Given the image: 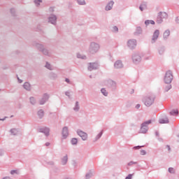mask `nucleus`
Instances as JSON below:
<instances>
[{
  "label": "nucleus",
  "mask_w": 179,
  "mask_h": 179,
  "mask_svg": "<svg viewBox=\"0 0 179 179\" xmlns=\"http://www.w3.org/2000/svg\"><path fill=\"white\" fill-rule=\"evenodd\" d=\"M156 96L154 94L148 95L143 99V101L146 107H150L154 103Z\"/></svg>",
  "instance_id": "f257e3e1"
},
{
  "label": "nucleus",
  "mask_w": 179,
  "mask_h": 179,
  "mask_svg": "<svg viewBox=\"0 0 179 179\" xmlns=\"http://www.w3.org/2000/svg\"><path fill=\"white\" fill-rule=\"evenodd\" d=\"M100 50V45L96 42H91L89 48L90 54H96Z\"/></svg>",
  "instance_id": "f03ea898"
},
{
  "label": "nucleus",
  "mask_w": 179,
  "mask_h": 179,
  "mask_svg": "<svg viewBox=\"0 0 179 179\" xmlns=\"http://www.w3.org/2000/svg\"><path fill=\"white\" fill-rule=\"evenodd\" d=\"M169 17V15L166 12H159L157 16L156 22L158 24H161L164 20Z\"/></svg>",
  "instance_id": "7ed1b4c3"
},
{
  "label": "nucleus",
  "mask_w": 179,
  "mask_h": 179,
  "mask_svg": "<svg viewBox=\"0 0 179 179\" xmlns=\"http://www.w3.org/2000/svg\"><path fill=\"white\" fill-rule=\"evenodd\" d=\"M150 124H152L151 120L143 122L140 129L141 134H146L149 131V125Z\"/></svg>",
  "instance_id": "20e7f679"
},
{
  "label": "nucleus",
  "mask_w": 179,
  "mask_h": 179,
  "mask_svg": "<svg viewBox=\"0 0 179 179\" xmlns=\"http://www.w3.org/2000/svg\"><path fill=\"white\" fill-rule=\"evenodd\" d=\"M173 73L171 71H168L164 76V80L166 84H170L173 82Z\"/></svg>",
  "instance_id": "39448f33"
},
{
  "label": "nucleus",
  "mask_w": 179,
  "mask_h": 179,
  "mask_svg": "<svg viewBox=\"0 0 179 179\" xmlns=\"http://www.w3.org/2000/svg\"><path fill=\"white\" fill-rule=\"evenodd\" d=\"M134 64H138L142 61V57L138 53H134L131 56Z\"/></svg>",
  "instance_id": "423d86ee"
},
{
  "label": "nucleus",
  "mask_w": 179,
  "mask_h": 179,
  "mask_svg": "<svg viewBox=\"0 0 179 179\" xmlns=\"http://www.w3.org/2000/svg\"><path fill=\"white\" fill-rule=\"evenodd\" d=\"M36 47L38 48V50H39L40 51L43 52V54H44V55H48V57H50V55H51V54L50 53V52H48V50L45 49L44 46L40 43H37L36 45Z\"/></svg>",
  "instance_id": "0eeeda50"
},
{
  "label": "nucleus",
  "mask_w": 179,
  "mask_h": 179,
  "mask_svg": "<svg viewBox=\"0 0 179 179\" xmlns=\"http://www.w3.org/2000/svg\"><path fill=\"white\" fill-rule=\"evenodd\" d=\"M136 39H130L127 41V46L130 50H134L136 47Z\"/></svg>",
  "instance_id": "6e6552de"
},
{
  "label": "nucleus",
  "mask_w": 179,
  "mask_h": 179,
  "mask_svg": "<svg viewBox=\"0 0 179 179\" xmlns=\"http://www.w3.org/2000/svg\"><path fill=\"white\" fill-rule=\"evenodd\" d=\"M77 134H78V136H80V138L83 141H87V133H86L80 129H78Z\"/></svg>",
  "instance_id": "1a4fd4ad"
},
{
  "label": "nucleus",
  "mask_w": 179,
  "mask_h": 179,
  "mask_svg": "<svg viewBox=\"0 0 179 179\" xmlns=\"http://www.w3.org/2000/svg\"><path fill=\"white\" fill-rule=\"evenodd\" d=\"M159 35H160V31H159V29H157L154 31L152 38L151 40L152 44H154V43H156V41H157V39L159 38Z\"/></svg>",
  "instance_id": "9d476101"
},
{
  "label": "nucleus",
  "mask_w": 179,
  "mask_h": 179,
  "mask_svg": "<svg viewBox=\"0 0 179 179\" xmlns=\"http://www.w3.org/2000/svg\"><path fill=\"white\" fill-rule=\"evenodd\" d=\"M48 99H50V95H48V94H44L42 98L41 99V100L39 101V103L41 106H43V104H45V103L48 101Z\"/></svg>",
  "instance_id": "9b49d317"
},
{
  "label": "nucleus",
  "mask_w": 179,
  "mask_h": 179,
  "mask_svg": "<svg viewBox=\"0 0 179 179\" xmlns=\"http://www.w3.org/2000/svg\"><path fill=\"white\" fill-rule=\"evenodd\" d=\"M62 135L63 139H66V138L69 136V130L68 129V127H63Z\"/></svg>",
  "instance_id": "f8f14e48"
},
{
  "label": "nucleus",
  "mask_w": 179,
  "mask_h": 179,
  "mask_svg": "<svg viewBox=\"0 0 179 179\" xmlns=\"http://www.w3.org/2000/svg\"><path fill=\"white\" fill-rule=\"evenodd\" d=\"M99 68V64L97 63H90L88 66V71H94Z\"/></svg>",
  "instance_id": "ddd939ff"
},
{
  "label": "nucleus",
  "mask_w": 179,
  "mask_h": 179,
  "mask_svg": "<svg viewBox=\"0 0 179 179\" xmlns=\"http://www.w3.org/2000/svg\"><path fill=\"white\" fill-rule=\"evenodd\" d=\"M39 132L44 134L45 136H48L50 135V128L48 127H42L39 129Z\"/></svg>",
  "instance_id": "4468645a"
},
{
  "label": "nucleus",
  "mask_w": 179,
  "mask_h": 179,
  "mask_svg": "<svg viewBox=\"0 0 179 179\" xmlns=\"http://www.w3.org/2000/svg\"><path fill=\"white\" fill-rule=\"evenodd\" d=\"M108 86L115 90V89H117V83L113 80H108Z\"/></svg>",
  "instance_id": "2eb2a0df"
},
{
  "label": "nucleus",
  "mask_w": 179,
  "mask_h": 179,
  "mask_svg": "<svg viewBox=\"0 0 179 179\" xmlns=\"http://www.w3.org/2000/svg\"><path fill=\"white\" fill-rule=\"evenodd\" d=\"M114 67L116 69H121V68H124V64H122V62H121V60H117L115 62Z\"/></svg>",
  "instance_id": "dca6fc26"
},
{
  "label": "nucleus",
  "mask_w": 179,
  "mask_h": 179,
  "mask_svg": "<svg viewBox=\"0 0 179 179\" xmlns=\"http://www.w3.org/2000/svg\"><path fill=\"white\" fill-rule=\"evenodd\" d=\"M113 6H114V1H110L106 6L105 10H106V11L111 10V9H113Z\"/></svg>",
  "instance_id": "f3484780"
},
{
  "label": "nucleus",
  "mask_w": 179,
  "mask_h": 179,
  "mask_svg": "<svg viewBox=\"0 0 179 179\" xmlns=\"http://www.w3.org/2000/svg\"><path fill=\"white\" fill-rule=\"evenodd\" d=\"M139 9L141 12H143V10L145 9H148V2L143 1L139 6Z\"/></svg>",
  "instance_id": "a211bd4d"
},
{
  "label": "nucleus",
  "mask_w": 179,
  "mask_h": 179,
  "mask_svg": "<svg viewBox=\"0 0 179 179\" xmlns=\"http://www.w3.org/2000/svg\"><path fill=\"white\" fill-rule=\"evenodd\" d=\"M49 22L51 23L52 24H55V23H57V16L54 15H51L49 17Z\"/></svg>",
  "instance_id": "6ab92c4d"
},
{
  "label": "nucleus",
  "mask_w": 179,
  "mask_h": 179,
  "mask_svg": "<svg viewBox=\"0 0 179 179\" xmlns=\"http://www.w3.org/2000/svg\"><path fill=\"white\" fill-rule=\"evenodd\" d=\"M23 87L24 89H25V90H27L28 92H30L31 90V85H30V83H24V84L23 85Z\"/></svg>",
  "instance_id": "aec40b11"
},
{
  "label": "nucleus",
  "mask_w": 179,
  "mask_h": 179,
  "mask_svg": "<svg viewBox=\"0 0 179 179\" xmlns=\"http://www.w3.org/2000/svg\"><path fill=\"white\" fill-rule=\"evenodd\" d=\"M73 110L76 113H78V111H79V110H80V106H79V101L76 102L75 106L73 108Z\"/></svg>",
  "instance_id": "412c9836"
},
{
  "label": "nucleus",
  "mask_w": 179,
  "mask_h": 179,
  "mask_svg": "<svg viewBox=\"0 0 179 179\" xmlns=\"http://www.w3.org/2000/svg\"><path fill=\"white\" fill-rule=\"evenodd\" d=\"M170 36V30L166 29L163 34L164 40H167L169 38V36Z\"/></svg>",
  "instance_id": "4be33fe9"
},
{
  "label": "nucleus",
  "mask_w": 179,
  "mask_h": 179,
  "mask_svg": "<svg viewBox=\"0 0 179 179\" xmlns=\"http://www.w3.org/2000/svg\"><path fill=\"white\" fill-rule=\"evenodd\" d=\"M159 124H169V118L168 117L161 118L159 120Z\"/></svg>",
  "instance_id": "5701e85b"
},
{
  "label": "nucleus",
  "mask_w": 179,
  "mask_h": 179,
  "mask_svg": "<svg viewBox=\"0 0 179 179\" xmlns=\"http://www.w3.org/2000/svg\"><path fill=\"white\" fill-rule=\"evenodd\" d=\"M164 51H166V48H164V46H161L158 48L159 55H163V54H164Z\"/></svg>",
  "instance_id": "b1692460"
},
{
  "label": "nucleus",
  "mask_w": 179,
  "mask_h": 179,
  "mask_svg": "<svg viewBox=\"0 0 179 179\" xmlns=\"http://www.w3.org/2000/svg\"><path fill=\"white\" fill-rule=\"evenodd\" d=\"M134 34L135 36H139V34H142V28L141 27H136Z\"/></svg>",
  "instance_id": "393cba45"
},
{
  "label": "nucleus",
  "mask_w": 179,
  "mask_h": 179,
  "mask_svg": "<svg viewBox=\"0 0 179 179\" xmlns=\"http://www.w3.org/2000/svg\"><path fill=\"white\" fill-rule=\"evenodd\" d=\"M94 174V171H90V172L85 175V178L86 179L92 178Z\"/></svg>",
  "instance_id": "a878e982"
},
{
  "label": "nucleus",
  "mask_w": 179,
  "mask_h": 179,
  "mask_svg": "<svg viewBox=\"0 0 179 179\" xmlns=\"http://www.w3.org/2000/svg\"><path fill=\"white\" fill-rule=\"evenodd\" d=\"M68 163V155H65L62 159V164L63 166H65Z\"/></svg>",
  "instance_id": "bb28decb"
},
{
  "label": "nucleus",
  "mask_w": 179,
  "mask_h": 179,
  "mask_svg": "<svg viewBox=\"0 0 179 179\" xmlns=\"http://www.w3.org/2000/svg\"><path fill=\"white\" fill-rule=\"evenodd\" d=\"M77 58L80 59H87V57L85 55H82L80 53H77Z\"/></svg>",
  "instance_id": "cd10ccee"
},
{
  "label": "nucleus",
  "mask_w": 179,
  "mask_h": 179,
  "mask_svg": "<svg viewBox=\"0 0 179 179\" xmlns=\"http://www.w3.org/2000/svg\"><path fill=\"white\" fill-rule=\"evenodd\" d=\"M78 5L85 6L86 5V1L85 0H75Z\"/></svg>",
  "instance_id": "c85d7f7f"
},
{
  "label": "nucleus",
  "mask_w": 179,
  "mask_h": 179,
  "mask_svg": "<svg viewBox=\"0 0 179 179\" xmlns=\"http://www.w3.org/2000/svg\"><path fill=\"white\" fill-rule=\"evenodd\" d=\"M101 136H103V130H101V131L95 137L94 142H97V141L100 139Z\"/></svg>",
  "instance_id": "c756f323"
},
{
  "label": "nucleus",
  "mask_w": 179,
  "mask_h": 179,
  "mask_svg": "<svg viewBox=\"0 0 179 179\" xmlns=\"http://www.w3.org/2000/svg\"><path fill=\"white\" fill-rule=\"evenodd\" d=\"M38 115L39 118H43L44 117V110H43L42 109L39 110L38 111Z\"/></svg>",
  "instance_id": "7c9ffc66"
},
{
  "label": "nucleus",
  "mask_w": 179,
  "mask_h": 179,
  "mask_svg": "<svg viewBox=\"0 0 179 179\" xmlns=\"http://www.w3.org/2000/svg\"><path fill=\"white\" fill-rule=\"evenodd\" d=\"M101 92L102 93V94L103 96H105L106 97H107V96H108V92H107V90H106V88H102L101 90Z\"/></svg>",
  "instance_id": "2f4dec72"
},
{
  "label": "nucleus",
  "mask_w": 179,
  "mask_h": 179,
  "mask_svg": "<svg viewBox=\"0 0 179 179\" xmlns=\"http://www.w3.org/2000/svg\"><path fill=\"white\" fill-rule=\"evenodd\" d=\"M171 115H178V110L173 109L170 112Z\"/></svg>",
  "instance_id": "473e14b6"
},
{
  "label": "nucleus",
  "mask_w": 179,
  "mask_h": 179,
  "mask_svg": "<svg viewBox=\"0 0 179 179\" xmlns=\"http://www.w3.org/2000/svg\"><path fill=\"white\" fill-rule=\"evenodd\" d=\"M145 26H149V24H155V22L153 20H147L145 21Z\"/></svg>",
  "instance_id": "72a5a7b5"
},
{
  "label": "nucleus",
  "mask_w": 179,
  "mask_h": 179,
  "mask_svg": "<svg viewBox=\"0 0 179 179\" xmlns=\"http://www.w3.org/2000/svg\"><path fill=\"white\" fill-rule=\"evenodd\" d=\"M45 68H47V69H49L50 71H52V69H54L52 68V66L51 64H50V63L48 62H46V64H45Z\"/></svg>",
  "instance_id": "f704fd0d"
},
{
  "label": "nucleus",
  "mask_w": 179,
  "mask_h": 179,
  "mask_svg": "<svg viewBox=\"0 0 179 179\" xmlns=\"http://www.w3.org/2000/svg\"><path fill=\"white\" fill-rule=\"evenodd\" d=\"M71 145H78V138H73L71 141Z\"/></svg>",
  "instance_id": "c9c22d12"
},
{
  "label": "nucleus",
  "mask_w": 179,
  "mask_h": 179,
  "mask_svg": "<svg viewBox=\"0 0 179 179\" xmlns=\"http://www.w3.org/2000/svg\"><path fill=\"white\" fill-rule=\"evenodd\" d=\"M50 78H51V79H57V78H58V76L57 75V73H50Z\"/></svg>",
  "instance_id": "e433bc0d"
},
{
  "label": "nucleus",
  "mask_w": 179,
  "mask_h": 179,
  "mask_svg": "<svg viewBox=\"0 0 179 179\" xmlns=\"http://www.w3.org/2000/svg\"><path fill=\"white\" fill-rule=\"evenodd\" d=\"M10 132L11 135H17V129H11L10 130Z\"/></svg>",
  "instance_id": "4c0bfd02"
},
{
  "label": "nucleus",
  "mask_w": 179,
  "mask_h": 179,
  "mask_svg": "<svg viewBox=\"0 0 179 179\" xmlns=\"http://www.w3.org/2000/svg\"><path fill=\"white\" fill-rule=\"evenodd\" d=\"M168 171L171 174H176V169H174V168H173V167L169 168Z\"/></svg>",
  "instance_id": "58836bf2"
},
{
  "label": "nucleus",
  "mask_w": 179,
  "mask_h": 179,
  "mask_svg": "<svg viewBox=\"0 0 179 179\" xmlns=\"http://www.w3.org/2000/svg\"><path fill=\"white\" fill-rule=\"evenodd\" d=\"M171 89V85L170 83L166 84L164 88L165 92H169V90H170Z\"/></svg>",
  "instance_id": "ea45409f"
},
{
  "label": "nucleus",
  "mask_w": 179,
  "mask_h": 179,
  "mask_svg": "<svg viewBox=\"0 0 179 179\" xmlns=\"http://www.w3.org/2000/svg\"><path fill=\"white\" fill-rule=\"evenodd\" d=\"M29 100H30L31 104H33L34 106V104H36V99L34 97H33V96L30 97Z\"/></svg>",
  "instance_id": "a19ab883"
},
{
  "label": "nucleus",
  "mask_w": 179,
  "mask_h": 179,
  "mask_svg": "<svg viewBox=\"0 0 179 179\" xmlns=\"http://www.w3.org/2000/svg\"><path fill=\"white\" fill-rule=\"evenodd\" d=\"M34 2L36 6H40V3L43 2V0H34Z\"/></svg>",
  "instance_id": "79ce46f5"
},
{
  "label": "nucleus",
  "mask_w": 179,
  "mask_h": 179,
  "mask_svg": "<svg viewBox=\"0 0 179 179\" xmlns=\"http://www.w3.org/2000/svg\"><path fill=\"white\" fill-rule=\"evenodd\" d=\"M134 164H138V162L131 161L127 164V166L131 167V166H134Z\"/></svg>",
  "instance_id": "37998d69"
},
{
  "label": "nucleus",
  "mask_w": 179,
  "mask_h": 179,
  "mask_svg": "<svg viewBox=\"0 0 179 179\" xmlns=\"http://www.w3.org/2000/svg\"><path fill=\"white\" fill-rule=\"evenodd\" d=\"M112 31H113V33H118V27L117 26L113 27Z\"/></svg>",
  "instance_id": "c03bdc74"
},
{
  "label": "nucleus",
  "mask_w": 179,
  "mask_h": 179,
  "mask_svg": "<svg viewBox=\"0 0 179 179\" xmlns=\"http://www.w3.org/2000/svg\"><path fill=\"white\" fill-rule=\"evenodd\" d=\"M10 13H11L12 16H15L16 10H15V8H11Z\"/></svg>",
  "instance_id": "a18cd8bd"
},
{
  "label": "nucleus",
  "mask_w": 179,
  "mask_h": 179,
  "mask_svg": "<svg viewBox=\"0 0 179 179\" xmlns=\"http://www.w3.org/2000/svg\"><path fill=\"white\" fill-rule=\"evenodd\" d=\"M65 94L69 97V99H71V92L67 91L65 92Z\"/></svg>",
  "instance_id": "49530a36"
},
{
  "label": "nucleus",
  "mask_w": 179,
  "mask_h": 179,
  "mask_svg": "<svg viewBox=\"0 0 179 179\" xmlns=\"http://www.w3.org/2000/svg\"><path fill=\"white\" fill-rule=\"evenodd\" d=\"M141 148H143V146H141V145L135 146L133 148V149H134L135 150H138V149H141Z\"/></svg>",
  "instance_id": "de8ad7c7"
},
{
  "label": "nucleus",
  "mask_w": 179,
  "mask_h": 179,
  "mask_svg": "<svg viewBox=\"0 0 179 179\" xmlns=\"http://www.w3.org/2000/svg\"><path fill=\"white\" fill-rule=\"evenodd\" d=\"M140 153H141V155L142 156H145V155H146V151L142 150L140 151Z\"/></svg>",
  "instance_id": "09e8293b"
},
{
  "label": "nucleus",
  "mask_w": 179,
  "mask_h": 179,
  "mask_svg": "<svg viewBox=\"0 0 179 179\" xmlns=\"http://www.w3.org/2000/svg\"><path fill=\"white\" fill-rule=\"evenodd\" d=\"M73 167H78V162H76V161H73Z\"/></svg>",
  "instance_id": "8fccbe9b"
},
{
  "label": "nucleus",
  "mask_w": 179,
  "mask_h": 179,
  "mask_svg": "<svg viewBox=\"0 0 179 179\" xmlns=\"http://www.w3.org/2000/svg\"><path fill=\"white\" fill-rule=\"evenodd\" d=\"M125 179H132V174H129Z\"/></svg>",
  "instance_id": "3c124183"
},
{
  "label": "nucleus",
  "mask_w": 179,
  "mask_h": 179,
  "mask_svg": "<svg viewBox=\"0 0 179 179\" xmlns=\"http://www.w3.org/2000/svg\"><path fill=\"white\" fill-rule=\"evenodd\" d=\"M65 82H66V83H69V85H71V80H69V78H66Z\"/></svg>",
  "instance_id": "603ef678"
},
{
  "label": "nucleus",
  "mask_w": 179,
  "mask_h": 179,
  "mask_svg": "<svg viewBox=\"0 0 179 179\" xmlns=\"http://www.w3.org/2000/svg\"><path fill=\"white\" fill-rule=\"evenodd\" d=\"M166 148L168 150V152H170L171 150V148H170V145H166Z\"/></svg>",
  "instance_id": "864d4df0"
},
{
  "label": "nucleus",
  "mask_w": 179,
  "mask_h": 179,
  "mask_svg": "<svg viewBox=\"0 0 179 179\" xmlns=\"http://www.w3.org/2000/svg\"><path fill=\"white\" fill-rule=\"evenodd\" d=\"M176 23H179V16L176 17Z\"/></svg>",
  "instance_id": "5fc2aeb1"
},
{
  "label": "nucleus",
  "mask_w": 179,
  "mask_h": 179,
  "mask_svg": "<svg viewBox=\"0 0 179 179\" xmlns=\"http://www.w3.org/2000/svg\"><path fill=\"white\" fill-rule=\"evenodd\" d=\"M136 108H137V110L139 109V108H141V104H137V105L136 106Z\"/></svg>",
  "instance_id": "6e6d98bb"
},
{
  "label": "nucleus",
  "mask_w": 179,
  "mask_h": 179,
  "mask_svg": "<svg viewBox=\"0 0 179 179\" xmlns=\"http://www.w3.org/2000/svg\"><path fill=\"white\" fill-rule=\"evenodd\" d=\"M49 10H50V12H53L54 11V8L53 7H50L49 8Z\"/></svg>",
  "instance_id": "4d7b16f0"
},
{
  "label": "nucleus",
  "mask_w": 179,
  "mask_h": 179,
  "mask_svg": "<svg viewBox=\"0 0 179 179\" xmlns=\"http://www.w3.org/2000/svg\"><path fill=\"white\" fill-rule=\"evenodd\" d=\"M15 173H16V171L13 170V171H10V174L13 175Z\"/></svg>",
  "instance_id": "13d9d810"
},
{
  "label": "nucleus",
  "mask_w": 179,
  "mask_h": 179,
  "mask_svg": "<svg viewBox=\"0 0 179 179\" xmlns=\"http://www.w3.org/2000/svg\"><path fill=\"white\" fill-rule=\"evenodd\" d=\"M155 135H156V136H159V131H155Z\"/></svg>",
  "instance_id": "bf43d9fd"
},
{
  "label": "nucleus",
  "mask_w": 179,
  "mask_h": 179,
  "mask_svg": "<svg viewBox=\"0 0 179 179\" xmlns=\"http://www.w3.org/2000/svg\"><path fill=\"white\" fill-rule=\"evenodd\" d=\"M17 79H18L19 83H22V82H23V80H20L19 78Z\"/></svg>",
  "instance_id": "052dcab7"
},
{
  "label": "nucleus",
  "mask_w": 179,
  "mask_h": 179,
  "mask_svg": "<svg viewBox=\"0 0 179 179\" xmlns=\"http://www.w3.org/2000/svg\"><path fill=\"white\" fill-rule=\"evenodd\" d=\"M3 155V152L2 150H0V156H2Z\"/></svg>",
  "instance_id": "680f3d73"
},
{
  "label": "nucleus",
  "mask_w": 179,
  "mask_h": 179,
  "mask_svg": "<svg viewBox=\"0 0 179 179\" xmlns=\"http://www.w3.org/2000/svg\"><path fill=\"white\" fill-rule=\"evenodd\" d=\"M3 179H10V178L6 176V177L3 178Z\"/></svg>",
  "instance_id": "e2e57ef3"
},
{
  "label": "nucleus",
  "mask_w": 179,
  "mask_h": 179,
  "mask_svg": "<svg viewBox=\"0 0 179 179\" xmlns=\"http://www.w3.org/2000/svg\"><path fill=\"white\" fill-rule=\"evenodd\" d=\"M45 146H50V143H46Z\"/></svg>",
  "instance_id": "0e129e2a"
},
{
  "label": "nucleus",
  "mask_w": 179,
  "mask_h": 179,
  "mask_svg": "<svg viewBox=\"0 0 179 179\" xmlns=\"http://www.w3.org/2000/svg\"><path fill=\"white\" fill-rule=\"evenodd\" d=\"M0 121H5V118L1 119Z\"/></svg>",
  "instance_id": "69168bd1"
},
{
  "label": "nucleus",
  "mask_w": 179,
  "mask_h": 179,
  "mask_svg": "<svg viewBox=\"0 0 179 179\" xmlns=\"http://www.w3.org/2000/svg\"><path fill=\"white\" fill-rule=\"evenodd\" d=\"M90 79H92V76H90Z\"/></svg>",
  "instance_id": "338daca9"
},
{
  "label": "nucleus",
  "mask_w": 179,
  "mask_h": 179,
  "mask_svg": "<svg viewBox=\"0 0 179 179\" xmlns=\"http://www.w3.org/2000/svg\"><path fill=\"white\" fill-rule=\"evenodd\" d=\"M178 136V138H179V136ZM178 142H179V138L178 139Z\"/></svg>",
  "instance_id": "774afa93"
}]
</instances>
